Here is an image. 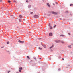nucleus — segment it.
Here are the masks:
<instances>
[{"label": "nucleus", "mask_w": 73, "mask_h": 73, "mask_svg": "<svg viewBox=\"0 0 73 73\" xmlns=\"http://www.w3.org/2000/svg\"><path fill=\"white\" fill-rule=\"evenodd\" d=\"M49 60H51V58H49Z\"/></svg>", "instance_id": "29"}, {"label": "nucleus", "mask_w": 73, "mask_h": 73, "mask_svg": "<svg viewBox=\"0 0 73 73\" xmlns=\"http://www.w3.org/2000/svg\"><path fill=\"white\" fill-rule=\"evenodd\" d=\"M31 5H28V8H31Z\"/></svg>", "instance_id": "11"}, {"label": "nucleus", "mask_w": 73, "mask_h": 73, "mask_svg": "<svg viewBox=\"0 0 73 73\" xmlns=\"http://www.w3.org/2000/svg\"><path fill=\"white\" fill-rule=\"evenodd\" d=\"M65 13H69V11H68V10H66L65 11Z\"/></svg>", "instance_id": "7"}, {"label": "nucleus", "mask_w": 73, "mask_h": 73, "mask_svg": "<svg viewBox=\"0 0 73 73\" xmlns=\"http://www.w3.org/2000/svg\"><path fill=\"white\" fill-rule=\"evenodd\" d=\"M19 17H20V18H23V16H21V15H19Z\"/></svg>", "instance_id": "13"}, {"label": "nucleus", "mask_w": 73, "mask_h": 73, "mask_svg": "<svg viewBox=\"0 0 73 73\" xmlns=\"http://www.w3.org/2000/svg\"><path fill=\"white\" fill-rule=\"evenodd\" d=\"M55 3H56V4H58V3L57 2H55Z\"/></svg>", "instance_id": "27"}, {"label": "nucleus", "mask_w": 73, "mask_h": 73, "mask_svg": "<svg viewBox=\"0 0 73 73\" xmlns=\"http://www.w3.org/2000/svg\"><path fill=\"white\" fill-rule=\"evenodd\" d=\"M50 13H52V14H54V15H57V14L56 12H54L52 11L50 12Z\"/></svg>", "instance_id": "1"}, {"label": "nucleus", "mask_w": 73, "mask_h": 73, "mask_svg": "<svg viewBox=\"0 0 73 73\" xmlns=\"http://www.w3.org/2000/svg\"><path fill=\"white\" fill-rule=\"evenodd\" d=\"M11 15L12 16H13V15Z\"/></svg>", "instance_id": "40"}, {"label": "nucleus", "mask_w": 73, "mask_h": 73, "mask_svg": "<svg viewBox=\"0 0 73 73\" xmlns=\"http://www.w3.org/2000/svg\"><path fill=\"white\" fill-rule=\"evenodd\" d=\"M19 72H21V70H19Z\"/></svg>", "instance_id": "30"}, {"label": "nucleus", "mask_w": 73, "mask_h": 73, "mask_svg": "<svg viewBox=\"0 0 73 73\" xmlns=\"http://www.w3.org/2000/svg\"><path fill=\"white\" fill-rule=\"evenodd\" d=\"M40 60H41V58H39Z\"/></svg>", "instance_id": "44"}, {"label": "nucleus", "mask_w": 73, "mask_h": 73, "mask_svg": "<svg viewBox=\"0 0 73 73\" xmlns=\"http://www.w3.org/2000/svg\"><path fill=\"white\" fill-rule=\"evenodd\" d=\"M26 3H28V0H27L26 1Z\"/></svg>", "instance_id": "25"}, {"label": "nucleus", "mask_w": 73, "mask_h": 73, "mask_svg": "<svg viewBox=\"0 0 73 73\" xmlns=\"http://www.w3.org/2000/svg\"><path fill=\"white\" fill-rule=\"evenodd\" d=\"M54 47V45H52L51 47H49L50 49H52V48H53Z\"/></svg>", "instance_id": "6"}, {"label": "nucleus", "mask_w": 73, "mask_h": 73, "mask_svg": "<svg viewBox=\"0 0 73 73\" xmlns=\"http://www.w3.org/2000/svg\"><path fill=\"white\" fill-rule=\"evenodd\" d=\"M58 58L59 59L60 58H61V56H59L58 57Z\"/></svg>", "instance_id": "24"}, {"label": "nucleus", "mask_w": 73, "mask_h": 73, "mask_svg": "<svg viewBox=\"0 0 73 73\" xmlns=\"http://www.w3.org/2000/svg\"><path fill=\"white\" fill-rule=\"evenodd\" d=\"M60 42H61V43L62 44H64V43H65V42L64 41H60Z\"/></svg>", "instance_id": "10"}, {"label": "nucleus", "mask_w": 73, "mask_h": 73, "mask_svg": "<svg viewBox=\"0 0 73 73\" xmlns=\"http://www.w3.org/2000/svg\"><path fill=\"white\" fill-rule=\"evenodd\" d=\"M34 18H38L39 17V16L37 15H34Z\"/></svg>", "instance_id": "2"}, {"label": "nucleus", "mask_w": 73, "mask_h": 73, "mask_svg": "<svg viewBox=\"0 0 73 73\" xmlns=\"http://www.w3.org/2000/svg\"><path fill=\"white\" fill-rule=\"evenodd\" d=\"M19 22H21V21L20 20V19H19Z\"/></svg>", "instance_id": "32"}, {"label": "nucleus", "mask_w": 73, "mask_h": 73, "mask_svg": "<svg viewBox=\"0 0 73 73\" xmlns=\"http://www.w3.org/2000/svg\"><path fill=\"white\" fill-rule=\"evenodd\" d=\"M23 21H25V19H23Z\"/></svg>", "instance_id": "36"}, {"label": "nucleus", "mask_w": 73, "mask_h": 73, "mask_svg": "<svg viewBox=\"0 0 73 73\" xmlns=\"http://www.w3.org/2000/svg\"><path fill=\"white\" fill-rule=\"evenodd\" d=\"M41 39V38H38V40H40Z\"/></svg>", "instance_id": "26"}, {"label": "nucleus", "mask_w": 73, "mask_h": 73, "mask_svg": "<svg viewBox=\"0 0 73 73\" xmlns=\"http://www.w3.org/2000/svg\"><path fill=\"white\" fill-rule=\"evenodd\" d=\"M61 37H65V35H60Z\"/></svg>", "instance_id": "15"}, {"label": "nucleus", "mask_w": 73, "mask_h": 73, "mask_svg": "<svg viewBox=\"0 0 73 73\" xmlns=\"http://www.w3.org/2000/svg\"><path fill=\"white\" fill-rule=\"evenodd\" d=\"M60 20H62V19H61V18H60Z\"/></svg>", "instance_id": "41"}, {"label": "nucleus", "mask_w": 73, "mask_h": 73, "mask_svg": "<svg viewBox=\"0 0 73 73\" xmlns=\"http://www.w3.org/2000/svg\"><path fill=\"white\" fill-rule=\"evenodd\" d=\"M8 3H11V1H10V0H9L8 1Z\"/></svg>", "instance_id": "22"}, {"label": "nucleus", "mask_w": 73, "mask_h": 73, "mask_svg": "<svg viewBox=\"0 0 73 73\" xmlns=\"http://www.w3.org/2000/svg\"><path fill=\"white\" fill-rule=\"evenodd\" d=\"M19 69H20V70H22V69H23V68L22 67H20L19 68Z\"/></svg>", "instance_id": "12"}, {"label": "nucleus", "mask_w": 73, "mask_h": 73, "mask_svg": "<svg viewBox=\"0 0 73 73\" xmlns=\"http://www.w3.org/2000/svg\"><path fill=\"white\" fill-rule=\"evenodd\" d=\"M7 44H9V42L8 41L7 42Z\"/></svg>", "instance_id": "19"}, {"label": "nucleus", "mask_w": 73, "mask_h": 73, "mask_svg": "<svg viewBox=\"0 0 73 73\" xmlns=\"http://www.w3.org/2000/svg\"><path fill=\"white\" fill-rule=\"evenodd\" d=\"M30 61H31V62H32V60H31Z\"/></svg>", "instance_id": "46"}, {"label": "nucleus", "mask_w": 73, "mask_h": 73, "mask_svg": "<svg viewBox=\"0 0 73 73\" xmlns=\"http://www.w3.org/2000/svg\"><path fill=\"white\" fill-rule=\"evenodd\" d=\"M58 70L59 71H60V70H61V69L59 68V69H58Z\"/></svg>", "instance_id": "35"}, {"label": "nucleus", "mask_w": 73, "mask_h": 73, "mask_svg": "<svg viewBox=\"0 0 73 73\" xmlns=\"http://www.w3.org/2000/svg\"><path fill=\"white\" fill-rule=\"evenodd\" d=\"M68 48H72V46L70 45H68Z\"/></svg>", "instance_id": "9"}, {"label": "nucleus", "mask_w": 73, "mask_h": 73, "mask_svg": "<svg viewBox=\"0 0 73 73\" xmlns=\"http://www.w3.org/2000/svg\"><path fill=\"white\" fill-rule=\"evenodd\" d=\"M56 25H55L54 26H53V28H56Z\"/></svg>", "instance_id": "23"}, {"label": "nucleus", "mask_w": 73, "mask_h": 73, "mask_svg": "<svg viewBox=\"0 0 73 73\" xmlns=\"http://www.w3.org/2000/svg\"><path fill=\"white\" fill-rule=\"evenodd\" d=\"M70 15H71V16H72V14H70Z\"/></svg>", "instance_id": "43"}, {"label": "nucleus", "mask_w": 73, "mask_h": 73, "mask_svg": "<svg viewBox=\"0 0 73 73\" xmlns=\"http://www.w3.org/2000/svg\"><path fill=\"white\" fill-rule=\"evenodd\" d=\"M27 58L29 60V59H30V58H29V56H27Z\"/></svg>", "instance_id": "17"}, {"label": "nucleus", "mask_w": 73, "mask_h": 73, "mask_svg": "<svg viewBox=\"0 0 73 73\" xmlns=\"http://www.w3.org/2000/svg\"><path fill=\"white\" fill-rule=\"evenodd\" d=\"M43 2H44V1L45 0H42Z\"/></svg>", "instance_id": "45"}, {"label": "nucleus", "mask_w": 73, "mask_h": 73, "mask_svg": "<svg viewBox=\"0 0 73 73\" xmlns=\"http://www.w3.org/2000/svg\"><path fill=\"white\" fill-rule=\"evenodd\" d=\"M14 2H15V3H17L16 1L15 0L14 1Z\"/></svg>", "instance_id": "31"}, {"label": "nucleus", "mask_w": 73, "mask_h": 73, "mask_svg": "<svg viewBox=\"0 0 73 73\" xmlns=\"http://www.w3.org/2000/svg\"><path fill=\"white\" fill-rule=\"evenodd\" d=\"M3 1L2 0H0V2H2Z\"/></svg>", "instance_id": "34"}, {"label": "nucleus", "mask_w": 73, "mask_h": 73, "mask_svg": "<svg viewBox=\"0 0 73 73\" xmlns=\"http://www.w3.org/2000/svg\"><path fill=\"white\" fill-rule=\"evenodd\" d=\"M18 42H19L21 44H23L24 43V41H21L20 40H19L18 41Z\"/></svg>", "instance_id": "3"}, {"label": "nucleus", "mask_w": 73, "mask_h": 73, "mask_svg": "<svg viewBox=\"0 0 73 73\" xmlns=\"http://www.w3.org/2000/svg\"><path fill=\"white\" fill-rule=\"evenodd\" d=\"M16 73H19V72H16Z\"/></svg>", "instance_id": "49"}, {"label": "nucleus", "mask_w": 73, "mask_h": 73, "mask_svg": "<svg viewBox=\"0 0 73 73\" xmlns=\"http://www.w3.org/2000/svg\"><path fill=\"white\" fill-rule=\"evenodd\" d=\"M60 41H61L60 40H55V42L56 43H60Z\"/></svg>", "instance_id": "4"}, {"label": "nucleus", "mask_w": 73, "mask_h": 73, "mask_svg": "<svg viewBox=\"0 0 73 73\" xmlns=\"http://www.w3.org/2000/svg\"><path fill=\"white\" fill-rule=\"evenodd\" d=\"M43 46L44 48H46V45H43Z\"/></svg>", "instance_id": "16"}, {"label": "nucleus", "mask_w": 73, "mask_h": 73, "mask_svg": "<svg viewBox=\"0 0 73 73\" xmlns=\"http://www.w3.org/2000/svg\"><path fill=\"white\" fill-rule=\"evenodd\" d=\"M38 49H40V50H42V48H41L40 47H39Z\"/></svg>", "instance_id": "18"}, {"label": "nucleus", "mask_w": 73, "mask_h": 73, "mask_svg": "<svg viewBox=\"0 0 73 73\" xmlns=\"http://www.w3.org/2000/svg\"><path fill=\"white\" fill-rule=\"evenodd\" d=\"M53 5L54 6V5H55V4L54 3H53Z\"/></svg>", "instance_id": "42"}, {"label": "nucleus", "mask_w": 73, "mask_h": 73, "mask_svg": "<svg viewBox=\"0 0 73 73\" xmlns=\"http://www.w3.org/2000/svg\"><path fill=\"white\" fill-rule=\"evenodd\" d=\"M33 13L32 12H31L30 13V14H32Z\"/></svg>", "instance_id": "28"}, {"label": "nucleus", "mask_w": 73, "mask_h": 73, "mask_svg": "<svg viewBox=\"0 0 73 73\" xmlns=\"http://www.w3.org/2000/svg\"><path fill=\"white\" fill-rule=\"evenodd\" d=\"M50 24L49 23V26H50Z\"/></svg>", "instance_id": "38"}, {"label": "nucleus", "mask_w": 73, "mask_h": 73, "mask_svg": "<svg viewBox=\"0 0 73 73\" xmlns=\"http://www.w3.org/2000/svg\"><path fill=\"white\" fill-rule=\"evenodd\" d=\"M47 5L48 6V7H50V5L49 4V3H47Z\"/></svg>", "instance_id": "8"}, {"label": "nucleus", "mask_w": 73, "mask_h": 73, "mask_svg": "<svg viewBox=\"0 0 73 73\" xmlns=\"http://www.w3.org/2000/svg\"><path fill=\"white\" fill-rule=\"evenodd\" d=\"M70 6H73V4H70Z\"/></svg>", "instance_id": "21"}, {"label": "nucleus", "mask_w": 73, "mask_h": 73, "mask_svg": "<svg viewBox=\"0 0 73 73\" xmlns=\"http://www.w3.org/2000/svg\"><path fill=\"white\" fill-rule=\"evenodd\" d=\"M1 48H3V47H2Z\"/></svg>", "instance_id": "48"}, {"label": "nucleus", "mask_w": 73, "mask_h": 73, "mask_svg": "<svg viewBox=\"0 0 73 73\" xmlns=\"http://www.w3.org/2000/svg\"><path fill=\"white\" fill-rule=\"evenodd\" d=\"M49 28L51 29H52V27L50 26Z\"/></svg>", "instance_id": "14"}, {"label": "nucleus", "mask_w": 73, "mask_h": 73, "mask_svg": "<svg viewBox=\"0 0 73 73\" xmlns=\"http://www.w3.org/2000/svg\"><path fill=\"white\" fill-rule=\"evenodd\" d=\"M53 50H52V49H51V52H53Z\"/></svg>", "instance_id": "37"}, {"label": "nucleus", "mask_w": 73, "mask_h": 73, "mask_svg": "<svg viewBox=\"0 0 73 73\" xmlns=\"http://www.w3.org/2000/svg\"><path fill=\"white\" fill-rule=\"evenodd\" d=\"M34 59V60H36V57H33Z\"/></svg>", "instance_id": "20"}, {"label": "nucleus", "mask_w": 73, "mask_h": 73, "mask_svg": "<svg viewBox=\"0 0 73 73\" xmlns=\"http://www.w3.org/2000/svg\"><path fill=\"white\" fill-rule=\"evenodd\" d=\"M9 72H11V71H9L8 72V73H9Z\"/></svg>", "instance_id": "33"}, {"label": "nucleus", "mask_w": 73, "mask_h": 73, "mask_svg": "<svg viewBox=\"0 0 73 73\" xmlns=\"http://www.w3.org/2000/svg\"><path fill=\"white\" fill-rule=\"evenodd\" d=\"M68 34L69 35H70V33H68Z\"/></svg>", "instance_id": "39"}, {"label": "nucleus", "mask_w": 73, "mask_h": 73, "mask_svg": "<svg viewBox=\"0 0 73 73\" xmlns=\"http://www.w3.org/2000/svg\"><path fill=\"white\" fill-rule=\"evenodd\" d=\"M62 60H64V58H62Z\"/></svg>", "instance_id": "47"}, {"label": "nucleus", "mask_w": 73, "mask_h": 73, "mask_svg": "<svg viewBox=\"0 0 73 73\" xmlns=\"http://www.w3.org/2000/svg\"><path fill=\"white\" fill-rule=\"evenodd\" d=\"M49 35L50 36L52 37V33H50L49 34Z\"/></svg>", "instance_id": "5"}]
</instances>
